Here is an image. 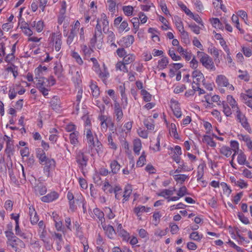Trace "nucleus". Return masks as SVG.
<instances>
[{
    "instance_id": "nucleus-46",
    "label": "nucleus",
    "mask_w": 252,
    "mask_h": 252,
    "mask_svg": "<svg viewBox=\"0 0 252 252\" xmlns=\"http://www.w3.org/2000/svg\"><path fill=\"white\" fill-rule=\"evenodd\" d=\"M114 193L115 194V198L116 199H120L123 197V190L119 186H115V190Z\"/></svg>"
},
{
    "instance_id": "nucleus-45",
    "label": "nucleus",
    "mask_w": 252,
    "mask_h": 252,
    "mask_svg": "<svg viewBox=\"0 0 252 252\" xmlns=\"http://www.w3.org/2000/svg\"><path fill=\"white\" fill-rule=\"evenodd\" d=\"M220 153L226 157H229L232 154L231 149L226 146L222 147L220 149Z\"/></svg>"
},
{
    "instance_id": "nucleus-58",
    "label": "nucleus",
    "mask_w": 252,
    "mask_h": 252,
    "mask_svg": "<svg viewBox=\"0 0 252 252\" xmlns=\"http://www.w3.org/2000/svg\"><path fill=\"white\" fill-rule=\"evenodd\" d=\"M107 139H108V144L110 148L112 149H114V150H116V149L117 148V145L115 144V143L113 142L111 134H110L108 136Z\"/></svg>"
},
{
    "instance_id": "nucleus-19",
    "label": "nucleus",
    "mask_w": 252,
    "mask_h": 252,
    "mask_svg": "<svg viewBox=\"0 0 252 252\" xmlns=\"http://www.w3.org/2000/svg\"><path fill=\"white\" fill-rule=\"evenodd\" d=\"M238 137L239 140L244 141L248 148L250 150H252V141L250 137L247 135L238 134Z\"/></svg>"
},
{
    "instance_id": "nucleus-63",
    "label": "nucleus",
    "mask_w": 252,
    "mask_h": 252,
    "mask_svg": "<svg viewBox=\"0 0 252 252\" xmlns=\"http://www.w3.org/2000/svg\"><path fill=\"white\" fill-rule=\"evenodd\" d=\"M75 32H74V30H71L70 32V33L68 36L67 37V40H66V43L68 45H70L72 42L74 40V38L75 36Z\"/></svg>"
},
{
    "instance_id": "nucleus-62",
    "label": "nucleus",
    "mask_w": 252,
    "mask_h": 252,
    "mask_svg": "<svg viewBox=\"0 0 252 252\" xmlns=\"http://www.w3.org/2000/svg\"><path fill=\"white\" fill-rule=\"evenodd\" d=\"M161 217V215L160 214L159 212H155L153 215L154 223L155 225H157L159 222L160 218Z\"/></svg>"
},
{
    "instance_id": "nucleus-18",
    "label": "nucleus",
    "mask_w": 252,
    "mask_h": 252,
    "mask_svg": "<svg viewBox=\"0 0 252 252\" xmlns=\"http://www.w3.org/2000/svg\"><path fill=\"white\" fill-rule=\"evenodd\" d=\"M85 132L86 135L87 139L89 144V146L91 148L94 147V136L90 128H86Z\"/></svg>"
},
{
    "instance_id": "nucleus-59",
    "label": "nucleus",
    "mask_w": 252,
    "mask_h": 252,
    "mask_svg": "<svg viewBox=\"0 0 252 252\" xmlns=\"http://www.w3.org/2000/svg\"><path fill=\"white\" fill-rule=\"evenodd\" d=\"M189 238L193 240L199 241L202 238V235H199L197 232L195 231L190 234Z\"/></svg>"
},
{
    "instance_id": "nucleus-14",
    "label": "nucleus",
    "mask_w": 252,
    "mask_h": 252,
    "mask_svg": "<svg viewBox=\"0 0 252 252\" xmlns=\"http://www.w3.org/2000/svg\"><path fill=\"white\" fill-rule=\"evenodd\" d=\"M59 194L56 191H52L46 195L41 197V200L44 202H50L54 201L59 197Z\"/></svg>"
},
{
    "instance_id": "nucleus-36",
    "label": "nucleus",
    "mask_w": 252,
    "mask_h": 252,
    "mask_svg": "<svg viewBox=\"0 0 252 252\" xmlns=\"http://www.w3.org/2000/svg\"><path fill=\"white\" fill-rule=\"evenodd\" d=\"M237 157V161L240 165H244L246 162V156L241 151L239 153Z\"/></svg>"
},
{
    "instance_id": "nucleus-17",
    "label": "nucleus",
    "mask_w": 252,
    "mask_h": 252,
    "mask_svg": "<svg viewBox=\"0 0 252 252\" xmlns=\"http://www.w3.org/2000/svg\"><path fill=\"white\" fill-rule=\"evenodd\" d=\"M176 191L175 188H173L172 189H164L161 190L158 193V196H161L167 199L170 198V196H172L174 192Z\"/></svg>"
},
{
    "instance_id": "nucleus-33",
    "label": "nucleus",
    "mask_w": 252,
    "mask_h": 252,
    "mask_svg": "<svg viewBox=\"0 0 252 252\" xmlns=\"http://www.w3.org/2000/svg\"><path fill=\"white\" fill-rule=\"evenodd\" d=\"M173 177L176 182L183 184L188 178V176L185 174H177L173 175Z\"/></svg>"
},
{
    "instance_id": "nucleus-4",
    "label": "nucleus",
    "mask_w": 252,
    "mask_h": 252,
    "mask_svg": "<svg viewBox=\"0 0 252 252\" xmlns=\"http://www.w3.org/2000/svg\"><path fill=\"white\" fill-rule=\"evenodd\" d=\"M103 38L102 32H100L99 26H97L95 27L94 34L90 40V46L92 48L96 46L98 49H101L103 45Z\"/></svg>"
},
{
    "instance_id": "nucleus-64",
    "label": "nucleus",
    "mask_w": 252,
    "mask_h": 252,
    "mask_svg": "<svg viewBox=\"0 0 252 252\" xmlns=\"http://www.w3.org/2000/svg\"><path fill=\"white\" fill-rule=\"evenodd\" d=\"M211 23L215 28L220 29L221 28V24L218 18H212Z\"/></svg>"
},
{
    "instance_id": "nucleus-52",
    "label": "nucleus",
    "mask_w": 252,
    "mask_h": 252,
    "mask_svg": "<svg viewBox=\"0 0 252 252\" xmlns=\"http://www.w3.org/2000/svg\"><path fill=\"white\" fill-rule=\"evenodd\" d=\"M239 72L240 74L238 75V77L240 79L244 80L245 81H248L249 80L250 76L246 71H242L241 70H239Z\"/></svg>"
},
{
    "instance_id": "nucleus-8",
    "label": "nucleus",
    "mask_w": 252,
    "mask_h": 252,
    "mask_svg": "<svg viewBox=\"0 0 252 252\" xmlns=\"http://www.w3.org/2000/svg\"><path fill=\"white\" fill-rule=\"evenodd\" d=\"M170 107L174 115L177 118H180L182 116V112L179 102L175 100L171 99L170 100Z\"/></svg>"
},
{
    "instance_id": "nucleus-30",
    "label": "nucleus",
    "mask_w": 252,
    "mask_h": 252,
    "mask_svg": "<svg viewBox=\"0 0 252 252\" xmlns=\"http://www.w3.org/2000/svg\"><path fill=\"white\" fill-rule=\"evenodd\" d=\"M78 136L79 132L78 131H74L70 134L69 139L71 144L75 145L78 143Z\"/></svg>"
},
{
    "instance_id": "nucleus-32",
    "label": "nucleus",
    "mask_w": 252,
    "mask_h": 252,
    "mask_svg": "<svg viewBox=\"0 0 252 252\" xmlns=\"http://www.w3.org/2000/svg\"><path fill=\"white\" fill-rule=\"evenodd\" d=\"M145 207L144 206H139L134 209V212L136 214L139 220H141L142 214L145 212Z\"/></svg>"
},
{
    "instance_id": "nucleus-12",
    "label": "nucleus",
    "mask_w": 252,
    "mask_h": 252,
    "mask_svg": "<svg viewBox=\"0 0 252 252\" xmlns=\"http://www.w3.org/2000/svg\"><path fill=\"white\" fill-rule=\"evenodd\" d=\"M35 79L37 81L36 86L38 90L48 86L47 84L48 79L43 76L39 75V74L35 75Z\"/></svg>"
},
{
    "instance_id": "nucleus-29",
    "label": "nucleus",
    "mask_w": 252,
    "mask_h": 252,
    "mask_svg": "<svg viewBox=\"0 0 252 252\" xmlns=\"http://www.w3.org/2000/svg\"><path fill=\"white\" fill-rule=\"evenodd\" d=\"M90 87L92 91L93 96L95 97H98L99 95V89L97 86L93 83V82H91Z\"/></svg>"
},
{
    "instance_id": "nucleus-15",
    "label": "nucleus",
    "mask_w": 252,
    "mask_h": 252,
    "mask_svg": "<svg viewBox=\"0 0 252 252\" xmlns=\"http://www.w3.org/2000/svg\"><path fill=\"white\" fill-rule=\"evenodd\" d=\"M29 216L31 223L32 225L37 224L39 220L38 216L34 207L32 206L29 207Z\"/></svg>"
},
{
    "instance_id": "nucleus-10",
    "label": "nucleus",
    "mask_w": 252,
    "mask_h": 252,
    "mask_svg": "<svg viewBox=\"0 0 252 252\" xmlns=\"http://www.w3.org/2000/svg\"><path fill=\"white\" fill-rule=\"evenodd\" d=\"M192 77L194 79L193 83H196V86H199L200 83H203L205 81L204 75L198 69H195L192 72Z\"/></svg>"
},
{
    "instance_id": "nucleus-57",
    "label": "nucleus",
    "mask_w": 252,
    "mask_h": 252,
    "mask_svg": "<svg viewBox=\"0 0 252 252\" xmlns=\"http://www.w3.org/2000/svg\"><path fill=\"white\" fill-rule=\"evenodd\" d=\"M141 94L143 96L144 101L146 102L150 101L151 100L152 95L145 90H142Z\"/></svg>"
},
{
    "instance_id": "nucleus-26",
    "label": "nucleus",
    "mask_w": 252,
    "mask_h": 252,
    "mask_svg": "<svg viewBox=\"0 0 252 252\" xmlns=\"http://www.w3.org/2000/svg\"><path fill=\"white\" fill-rule=\"evenodd\" d=\"M102 189L106 193H112L114 192L115 187L112 186L108 181H105L104 183Z\"/></svg>"
},
{
    "instance_id": "nucleus-13",
    "label": "nucleus",
    "mask_w": 252,
    "mask_h": 252,
    "mask_svg": "<svg viewBox=\"0 0 252 252\" xmlns=\"http://www.w3.org/2000/svg\"><path fill=\"white\" fill-rule=\"evenodd\" d=\"M88 158L83 153L79 151L76 155V161L81 167H85L87 165Z\"/></svg>"
},
{
    "instance_id": "nucleus-42",
    "label": "nucleus",
    "mask_w": 252,
    "mask_h": 252,
    "mask_svg": "<svg viewBox=\"0 0 252 252\" xmlns=\"http://www.w3.org/2000/svg\"><path fill=\"white\" fill-rule=\"evenodd\" d=\"M144 124L145 126L149 130L154 129V125L153 124V120L151 118L145 119L144 121Z\"/></svg>"
},
{
    "instance_id": "nucleus-7",
    "label": "nucleus",
    "mask_w": 252,
    "mask_h": 252,
    "mask_svg": "<svg viewBox=\"0 0 252 252\" xmlns=\"http://www.w3.org/2000/svg\"><path fill=\"white\" fill-rule=\"evenodd\" d=\"M216 83L220 87H227L229 90L233 91L234 89V87L230 84L228 79L223 75H219L217 77Z\"/></svg>"
},
{
    "instance_id": "nucleus-37",
    "label": "nucleus",
    "mask_w": 252,
    "mask_h": 252,
    "mask_svg": "<svg viewBox=\"0 0 252 252\" xmlns=\"http://www.w3.org/2000/svg\"><path fill=\"white\" fill-rule=\"evenodd\" d=\"M132 192V189L130 187H126L125 189V191L123 195V202L124 203L125 201L128 200L130 195Z\"/></svg>"
},
{
    "instance_id": "nucleus-40",
    "label": "nucleus",
    "mask_w": 252,
    "mask_h": 252,
    "mask_svg": "<svg viewBox=\"0 0 252 252\" xmlns=\"http://www.w3.org/2000/svg\"><path fill=\"white\" fill-rule=\"evenodd\" d=\"M32 25L35 28L37 32H40L43 29L44 23L42 21H38L37 22L34 21Z\"/></svg>"
},
{
    "instance_id": "nucleus-23",
    "label": "nucleus",
    "mask_w": 252,
    "mask_h": 252,
    "mask_svg": "<svg viewBox=\"0 0 252 252\" xmlns=\"http://www.w3.org/2000/svg\"><path fill=\"white\" fill-rule=\"evenodd\" d=\"M226 100L228 103L231 106L233 111L238 110L239 108L237 103L232 95H228L226 97Z\"/></svg>"
},
{
    "instance_id": "nucleus-28",
    "label": "nucleus",
    "mask_w": 252,
    "mask_h": 252,
    "mask_svg": "<svg viewBox=\"0 0 252 252\" xmlns=\"http://www.w3.org/2000/svg\"><path fill=\"white\" fill-rule=\"evenodd\" d=\"M111 172L113 174H117L120 170L121 166L117 161L114 160L111 161L110 163Z\"/></svg>"
},
{
    "instance_id": "nucleus-56",
    "label": "nucleus",
    "mask_w": 252,
    "mask_h": 252,
    "mask_svg": "<svg viewBox=\"0 0 252 252\" xmlns=\"http://www.w3.org/2000/svg\"><path fill=\"white\" fill-rule=\"evenodd\" d=\"M99 77L103 81H104L109 76L108 72L105 69L102 71L99 70V72H98Z\"/></svg>"
},
{
    "instance_id": "nucleus-11",
    "label": "nucleus",
    "mask_w": 252,
    "mask_h": 252,
    "mask_svg": "<svg viewBox=\"0 0 252 252\" xmlns=\"http://www.w3.org/2000/svg\"><path fill=\"white\" fill-rule=\"evenodd\" d=\"M134 41V37L132 35H128L123 37L119 42L120 45L125 47L130 46Z\"/></svg>"
},
{
    "instance_id": "nucleus-6",
    "label": "nucleus",
    "mask_w": 252,
    "mask_h": 252,
    "mask_svg": "<svg viewBox=\"0 0 252 252\" xmlns=\"http://www.w3.org/2000/svg\"><path fill=\"white\" fill-rule=\"evenodd\" d=\"M52 46L57 51H59L62 45V35L60 33H53L50 37Z\"/></svg>"
},
{
    "instance_id": "nucleus-3",
    "label": "nucleus",
    "mask_w": 252,
    "mask_h": 252,
    "mask_svg": "<svg viewBox=\"0 0 252 252\" xmlns=\"http://www.w3.org/2000/svg\"><path fill=\"white\" fill-rule=\"evenodd\" d=\"M6 236L8 238L7 244L11 246L15 252H20V248H24L25 244L20 239L14 236L12 232L6 231Z\"/></svg>"
},
{
    "instance_id": "nucleus-48",
    "label": "nucleus",
    "mask_w": 252,
    "mask_h": 252,
    "mask_svg": "<svg viewBox=\"0 0 252 252\" xmlns=\"http://www.w3.org/2000/svg\"><path fill=\"white\" fill-rule=\"evenodd\" d=\"M146 161V154L143 151L137 161L136 165L138 167H142L145 164Z\"/></svg>"
},
{
    "instance_id": "nucleus-41",
    "label": "nucleus",
    "mask_w": 252,
    "mask_h": 252,
    "mask_svg": "<svg viewBox=\"0 0 252 252\" xmlns=\"http://www.w3.org/2000/svg\"><path fill=\"white\" fill-rule=\"evenodd\" d=\"M135 57L133 54H128L126 55L123 59V62L126 64L132 63L135 60Z\"/></svg>"
},
{
    "instance_id": "nucleus-39",
    "label": "nucleus",
    "mask_w": 252,
    "mask_h": 252,
    "mask_svg": "<svg viewBox=\"0 0 252 252\" xmlns=\"http://www.w3.org/2000/svg\"><path fill=\"white\" fill-rule=\"evenodd\" d=\"M241 97L242 98L243 102L252 109V99L250 98V97L248 96V95H246V94H241Z\"/></svg>"
},
{
    "instance_id": "nucleus-51",
    "label": "nucleus",
    "mask_w": 252,
    "mask_h": 252,
    "mask_svg": "<svg viewBox=\"0 0 252 252\" xmlns=\"http://www.w3.org/2000/svg\"><path fill=\"white\" fill-rule=\"evenodd\" d=\"M82 50L86 57H89L91 54L94 52L93 49L91 47H88L86 45H83L82 47Z\"/></svg>"
},
{
    "instance_id": "nucleus-24",
    "label": "nucleus",
    "mask_w": 252,
    "mask_h": 252,
    "mask_svg": "<svg viewBox=\"0 0 252 252\" xmlns=\"http://www.w3.org/2000/svg\"><path fill=\"white\" fill-rule=\"evenodd\" d=\"M142 148L141 141L139 139H135L133 141V151L134 153L139 155Z\"/></svg>"
},
{
    "instance_id": "nucleus-9",
    "label": "nucleus",
    "mask_w": 252,
    "mask_h": 252,
    "mask_svg": "<svg viewBox=\"0 0 252 252\" xmlns=\"http://www.w3.org/2000/svg\"><path fill=\"white\" fill-rule=\"evenodd\" d=\"M114 115L118 122H121L123 118V112L120 104L115 101L114 104Z\"/></svg>"
},
{
    "instance_id": "nucleus-34",
    "label": "nucleus",
    "mask_w": 252,
    "mask_h": 252,
    "mask_svg": "<svg viewBox=\"0 0 252 252\" xmlns=\"http://www.w3.org/2000/svg\"><path fill=\"white\" fill-rule=\"evenodd\" d=\"M13 145L12 142L8 140L6 143V147L5 150V152L8 157H10L11 155H13Z\"/></svg>"
},
{
    "instance_id": "nucleus-60",
    "label": "nucleus",
    "mask_w": 252,
    "mask_h": 252,
    "mask_svg": "<svg viewBox=\"0 0 252 252\" xmlns=\"http://www.w3.org/2000/svg\"><path fill=\"white\" fill-rule=\"evenodd\" d=\"M190 60L191 61L189 62L190 67L194 70L197 69V68L198 66V62L196 59L195 56H193Z\"/></svg>"
},
{
    "instance_id": "nucleus-35",
    "label": "nucleus",
    "mask_w": 252,
    "mask_h": 252,
    "mask_svg": "<svg viewBox=\"0 0 252 252\" xmlns=\"http://www.w3.org/2000/svg\"><path fill=\"white\" fill-rule=\"evenodd\" d=\"M168 63V59L167 57H164L158 61V67L160 69H163L167 66Z\"/></svg>"
},
{
    "instance_id": "nucleus-47",
    "label": "nucleus",
    "mask_w": 252,
    "mask_h": 252,
    "mask_svg": "<svg viewBox=\"0 0 252 252\" xmlns=\"http://www.w3.org/2000/svg\"><path fill=\"white\" fill-rule=\"evenodd\" d=\"M231 20L233 23L235 24V27H236V28L241 33H243L244 32V31L240 27V24L238 16L237 15L233 14L231 17Z\"/></svg>"
},
{
    "instance_id": "nucleus-5",
    "label": "nucleus",
    "mask_w": 252,
    "mask_h": 252,
    "mask_svg": "<svg viewBox=\"0 0 252 252\" xmlns=\"http://www.w3.org/2000/svg\"><path fill=\"white\" fill-rule=\"evenodd\" d=\"M99 26L100 32H102L101 26H102V30L104 33H107L109 30V22L107 17L104 13L100 15V17L97 19V24L95 27Z\"/></svg>"
},
{
    "instance_id": "nucleus-61",
    "label": "nucleus",
    "mask_w": 252,
    "mask_h": 252,
    "mask_svg": "<svg viewBox=\"0 0 252 252\" xmlns=\"http://www.w3.org/2000/svg\"><path fill=\"white\" fill-rule=\"evenodd\" d=\"M123 11L126 15L129 16L132 14L133 7L131 6H125L123 8Z\"/></svg>"
},
{
    "instance_id": "nucleus-38",
    "label": "nucleus",
    "mask_w": 252,
    "mask_h": 252,
    "mask_svg": "<svg viewBox=\"0 0 252 252\" xmlns=\"http://www.w3.org/2000/svg\"><path fill=\"white\" fill-rule=\"evenodd\" d=\"M53 236L55 237L57 239V250L58 251L61 250L62 248L61 243L63 242L62 235L60 233L55 232Z\"/></svg>"
},
{
    "instance_id": "nucleus-27",
    "label": "nucleus",
    "mask_w": 252,
    "mask_h": 252,
    "mask_svg": "<svg viewBox=\"0 0 252 252\" xmlns=\"http://www.w3.org/2000/svg\"><path fill=\"white\" fill-rule=\"evenodd\" d=\"M35 190L36 193L42 195L46 193L47 188L45 186L40 184L35 187Z\"/></svg>"
},
{
    "instance_id": "nucleus-44",
    "label": "nucleus",
    "mask_w": 252,
    "mask_h": 252,
    "mask_svg": "<svg viewBox=\"0 0 252 252\" xmlns=\"http://www.w3.org/2000/svg\"><path fill=\"white\" fill-rule=\"evenodd\" d=\"M232 150L234 152V154L232 155V158L234 159L235 156L239 152V144L236 141H232L230 144Z\"/></svg>"
},
{
    "instance_id": "nucleus-20",
    "label": "nucleus",
    "mask_w": 252,
    "mask_h": 252,
    "mask_svg": "<svg viewBox=\"0 0 252 252\" xmlns=\"http://www.w3.org/2000/svg\"><path fill=\"white\" fill-rule=\"evenodd\" d=\"M50 104L53 109L59 110L61 108V102L59 97L54 96L50 101Z\"/></svg>"
},
{
    "instance_id": "nucleus-2",
    "label": "nucleus",
    "mask_w": 252,
    "mask_h": 252,
    "mask_svg": "<svg viewBox=\"0 0 252 252\" xmlns=\"http://www.w3.org/2000/svg\"><path fill=\"white\" fill-rule=\"evenodd\" d=\"M197 56L199 59L200 63L206 69L212 71L216 70L213 59L207 54L198 51L197 52Z\"/></svg>"
},
{
    "instance_id": "nucleus-21",
    "label": "nucleus",
    "mask_w": 252,
    "mask_h": 252,
    "mask_svg": "<svg viewBox=\"0 0 252 252\" xmlns=\"http://www.w3.org/2000/svg\"><path fill=\"white\" fill-rule=\"evenodd\" d=\"M94 218L98 219L99 221L101 222V225L104 221V214L98 208H95L93 210Z\"/></svg>"
},
{
    "instance_id": "nucleus-50",
    "label": "nucleus",
    "mask_w": 252,
    "mask_h": 252,
    "mask_svg": "<svg viewBox=\"0 0 252 252\" xmlns=\"http://www.w3.org/2000/svg\"><path fill=\"white\" fill-rule=\"evenodd\" d=\"M128 25L127 21H123L121 23L119 27H118L119 32L121 33V32H123L125 30H126V32L128 31L129 30V28H128Z\"/></svg>"
},
{
    "instance_id": "nucleus-31",
    "label": "nucleus",
    "mask_w": 252,
    "mask_h": 252,
    "mask_svg": "<svg viewBox=\"0 0 252 252\" xmlns=\"http://www.w3.org/2000/svg\"><path fill=\"white\" fill-rule=\"evenodd\" d=\"M205 165L203 163L200 164L197 167V180L200 181L204 175V170Z\"/></svg>"
},
{
    "instance_id": "nucleus-54",
    "label": "nucleus",
    "mask_w": 252,
    "mask_h": 252,
    "mask_svg": "<svg viewBox=\"0 0 252 252\" xmlns=\"http://www.w3.org/2000/svg\"><path fill=\"white\" fill-rule=\"evenodd\" d=\"M242 126L245 128L246 130H247L250 133L252 132V129L250 127V126L248 123L247 120L246 118L244 119H242L241 120L239 121Z\"/></svg>"
},
{
    "instance_id": "nucleus-49",
    "label": "nucleus",
    "mask_w": 252,
    "mask_h": 252,
    "mask_svg": "<svg viewBox=\"0 0 252 252\" xmlns=\"http://www.w3.org/2000/svg\"><path fill=\"white\" fill-rule=\"evenodd\" d=\"M203 141L211 147H214L216 146V143L213 141L212 138L210 136H204L203 138Z\"/></svg>"
},
{
    "instance_id": "nucleus-1",
    "label": "nucleus",
    "mask_w": 252,
    "mask_h": 252,
    "mask_svg": "<svg viewBox=\"0 0 252 252\" xmlns=\"http://www.w3.org/2000/svg\"><path fill=\"white\" fill-rule=\"evenodd\" d=\"M36 157L39 159V163L44 165L43 171L46 176L50 177L51 172L54 170L56 167V162L53 158H48L43 150L38 148L36 151Z\"/></svg>"
},
{
    "instance_id": "nucleus-55",
    "label": "nucleus",
    "mask_w": 252,
    "mask_h": 252,
    "mask_svg": "<svg viewBox=\"0 0 252 252\" xmlns=\"http://www.w3.org/2000/svg\"><path fill=\"white\" fill-rule=\"evenodd\" d=\"M168 54L173 61H178L181 60V57L180 56L176 55L173 49H170L168 51Z\"/></svg>"
},
{
    "instance_id": "nucleus-25",
    "label": "nucleus",
    "mask_w": 252,
    "mask_h": 252,
    "mask_svg": "<svg viewBox=\"0 0 252 252\" xmlns=\"http://www.w3.org/2000/svg\"><path fill=\"white\" fill-rule=\"evenodd\" d=\"M169 133L171 136L174 137L175 139L179 138V135L177 132V128L176 125L174 123H171L168 126Z\"/></svg>"
},
{
    "instance_id": "nucleus-16",
    "label": "nucleus",
    "mask_w": 252,
    "mask_h": 252,
    "mask_svg": "<svg viewBox=\"0 0 252 252\" xmlns=\"http://www.w3.org/2000/svg\"><path fill=\"white\" fill-rule=\"evenodd\" d=\"M102 226L107 237L110 239H113L116 235V232L113 227L110 225H106L105 224H102Z\"/></svg>"
},
{
    "instance_id": "nucleus-43",
    "label": "nucleus",
    "mask_w": 252,
    "mask_h": 252,
    "mask_svg": "<svg viewBox=\"0 0 252 252\" xmlns=\"http://www.w3.org/2000/svg\"><path fill=\"white\" fill-rule=\"evenodd\" d=\"M116 70L122 71L125 72H127L128 69L126 64L123 62H118L116 64Z\"/></svg>"
},
{
    "instance_id": "nucleus-22",
    "label": "nucleus",
    "mask_w": 252,
    "mask_h": 252,
    "mask_svg": "<svg viewBox=\"0 0 252 252\" xmlns=\"http://www.w3.org/2000/svg\"><path fill=\"white\" fill-rule=\"evenodd\" d=\"M220 102H221L218 103V105H222L223 112L224 113L226 116H230L232 114V112L230 107L228 106L227 103H226L224 101H222L221 104Z\"/></svg>"
},
{
    "instance_id": "nucleus-53",
    "label": "nucleus",
    "mask_w": 252,
    "mask_h": 252,
    "mask_svg": "<svg viewBox=\"0 0 252 252\" xmlns=\"http://www.w3.org/2000/svg\"><path fill=\"white\" fill-rule=\"evenodd\" d=\"M177 195L180 196V197H182L186 195L189 194L188 192V189L185 186H182L178 190Z\"/></svg>"
}]
</instances>
